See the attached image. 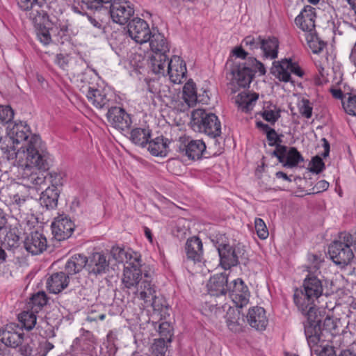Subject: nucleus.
<instances>
[{
	"label": "nucleus",
	"mask_w": 356,
	"mask_h": 356,
	"mask_svg": "<svg viewBox=\"0 0 356 356\" xmlns=\"http://www.w3.org/2000/svg\"><path fill=\"white\" fill-rule=\"evenodd\" d=\"M126 264L122 278L124 286L135 296V298L143 301V307H152L154 311L161 312L166 307V302L158 294L152 275L147 273H142L140 259L136 257L132 260L130 255Z\"/></svg>",
	"instance_id": "obj_1"
},
{
	"label": "nucleus",
	"mask_w": 356,
	"mask_h": 356,
	"mask_svg": "<svg viewBox=\"0 0 356 356\" xmlns=\"http://www.w3.org/2000/svg\"><path fill=\"white\" fill-rule=\"evenodd\" d=\"M321 280L315 275H308L302 287L296 289L293 295L294 302L298 310L307 317L305 323V334L310 345L318 343L321 339L319 325L316 321L317 307L316 302L323 294Z\"/></svg>",
	"instance_id": "obj_2"
},
{
	"label": "nucleus",
	"mask_w": 356,
	"mask_h": 356,
	"mask_svg": "<svg viewBox=\"0 0 356 356\" xmlns=\"http://www.w3.org/2000/svg\"><path fill=\"white\" fill-rule=\"evenodd\" d=\"M8 135L13 141V152L8 159L23 160L26 158L29 162L40 167L46 164L47 149L39 136L31 134L29 127L24 122L9 123Z\"/></svg>",
	"instance_id": "obj_3"
},
{
	"label": "nucleus",
	"mask_w": 356,
	"mask_h": 356,
	"mask_svg": "<svg viewBox=\"0 0 356 356\" xmlns=\"http://www.w3.org/2000/svg\"><path fill=\"white\" fill-rule=\"evenodd\" d=\"M353 245H356L354 236L350 233H341L339 238L329 246L328 253L333 262L341 266L350 264L354 258L351 249Z\"/></svg>",
	"instance_id": "obj_4"
},
{
	"label": "nucleus",
	"mask_w": 356,
	"mask_h": 356,
	"mask_svg": "<svg viewBox=\"0 0 356 356\" xmlns=\"http://www.w3.org/2000/svg\"><path fill=\"white\" fill-rule=\"evenodd\" d=\"M191 124L195 131L204 133L214 139L221 134V125L218 117L203 109L193 111Z\"/></svg>",
	"instance_id": "obj_5"
},
{
	"label": "nucleus",
	"mask_w": 356,
	"mask_h": 356,
	"mask_svg": "<svg viewBox=\"0 0 356 356\" xmlns=\"http://www.w3.org/2000/svg\"><path fill=\"white\" fill-rule=\"evenodd\" d=\"M48 159L49 154L47 152L46 164L44 167L31 163L26 157L21 161L17 159L18 165L21 167L20 176L24 185L35 189H39L41 186L46 185V173L40 170L48 168Z\"/></svg>",
	"instance_id": "obj_6"
},
{
	"label": "nucleus",
	"mask_w": 356,
	"mask_h": 356,
	"mask_svg": "<svg viewBox=\"0 0 356 356\" xmlns=\"http://www.w3.org/2000/svg\"><path fill=\"white\" fill-rule=\"evenodd\" d=\"M218 251L220 265L225 270L236 266L240 261L246 259L245 246L241 243L233 245L220 244L218 246Z\"/></svg>",
	"instance_id": "obj_7"
},
{
	"label": "nucleus",
	"mask_w": 356,
	"mask_h": 356,
	"mask_svg": "<svg viewBox=\"0 0 356 356\" xmlns=\"http://www.w3.org/2000/svg\"><path fill=\"white\" fill-rule=\"evenodd\" d=\"M17 2L33 25L45 24L48 22L49 17L44 9V0H17Z\"/></svg>",
	"instance_id": "obj_8"
},
{
	"label": "nucleus",
	"mask_w": 356,
	"mask_h": 356,
	"mask_svg": "<svg viewBox=\"0 0 356 356\" xmlns=\"http://www.w3.org/2000/svg\"><path fill=\"white\" fill-rule=\"evenodd\" d=\"M134 14L133 4L127 0H114L110 6V15L113 21L125 24Z\"/></svg>",
	"instance_id": "obj_9"
},
{
	"label": "nucleus",
	"mask_w": 356,
	"mask_h": 356,
	"mask_svg": "<svg viewBox=\"0 0 356 356\" xmlns=\"http://www.w3.org/2000/svg\"><path fill=\"white\" fill-rule=\"evenodd\" d=\"M273 155L275 156L279 161L283 164V166L286 168H293L300 161H303L302 156L296 148H288L285 145H277Z\"/></svg>",
	"instance_id": "obj_10"
},
{
	"label": "nucleus",
	"mask_w": 356,
	"mask_h": 356,
	"mask_svg": "<svg viewBox=\"0 0 356 356\" xmlns=\"http://www.w3.org/2000/svg\"><path fill=\"white\" fill-rule=\"evenodd\" d=\"M129 36L138 43L147 42L150 39L151 31L148 24L143 19H132L127 25Z\"/></svg>",
	"instance_id": "obj_11"
},
{
	"label": "nucleus",
	"mask_w": 356,
	"mask_h": 356,
	"mask_svg": "<svg viewBox=\"0 0 356 356\" xmlns=\"http://www.w3.org/2000/svg\"><path fill=\"white\" fill-rule=\"evenodd\" d=\"M179 141V152L191 160L200 159L206 149V145L202 140H190L186 137H180Z\"/></svg>",
	"instance_id": "obj_12"
},
{
	"label": "nucleus",
	"mask_w": 356,
	"mask_h": 356,
	"mask_svg": "<svg viewBox=\"0 0 356 356\" xmlns=\"http://www.w3.org/2000/svg\"><path fill=\"white\" fill-rule=\"evenodd\" d=\"M229 295L237 307H243L249 302L250 292L241 279L234 280L229 286Z\"/></svg>",
	"instance_id": "obj_13"
},
{
	"label": "nucleus",
	"mask_w": 356,
	"mask_h": 356,
	"mask_svg": "<svg viewBox=\"0 0 356 356\" xmlns=\"http://www.w3.org/2000/svg\"><path fill=\"white\" fill-rule=\"evenodd\" d=\"M74 229L73 222L65 215H59L51 223V230L54 238L58 241L68 238Z\"/></svg>",
	"instance_id": "obj_14"
},
{
	"label": "nucleus",
	"mask_w": 356,
	"mask_h": 356,
	"mask_svg": "<svg viewBox=\"0 0 356 356\" xmlns=\"http://www.w3.org/2000/svg\"><path fill=\"white\" fill-rule=\"evenodd\" d=\"M108 122L115 129L124 131L131 126L129 115L122 108L113 106L106 114Z\"/></svg>",
	"instance_id": "obj_15"
},
{
	"label": "nucleus",
	"mask_w": 356,
	"mask_h": 356,
	"mask_svg": "<svg viewBox=\"0 0 356 356\" xmlns=\"http://www.w3.org/2000/svg\"><path fill=\"white\" fill-rule=\"evenodd\" d=\"M229 70L233 83L241 88L248 86L254 76L252 69L245 64L234 63Z\"/></svg>",
	"instance_id": "obj_16"
},
{
	"label": "nucleus",
	"mask_w": 356,
	"mask_h": 356,
	"mask_svg": "<svg viewBox=\"0 0 356 356\" xmlns=\"http://www.w3.org/2000/svg\"><path fill=\"white\" fill-rule=\"evenodd\" d=\"M81 90L86 94L88 100L97 108L109 106L110 98L103 88H96L94 86H83Z\"/></svg>",
	"instance_id": "obj_17"
},
{
	"label": "nucleus",
	"mask_w": 356,
	"mask_h": 356,
	"mask_svg": "<svg viewBox=\"0 0 356 356\" xmlns=\"http://www.w3.org/2000/svg\"><path fill=\"white\" fill-rule=\"evenodd\" d=\"M24 245L27 252L32 254H39L46 250L47 241L42 233L35 231L26 236Z\"/></svg>",
	"instance_id": "obj_18"
},
{
	"label": "nucleus",
	"mask_w": 356,
	"mask_h": 356,
	"mask_svg": "<svg viewBox=\"0 0 356 356\" xmlns=\"http://www.w3.org/2000/svg\"><path fill=\"white\" fill-rule=\"evenodd\" d=\"M166 72L172 82L181 83L186 78L187 72L186 63L179 56H173L168 63Z\"/></svg>",
	"instance_id": "obj_19"
},
{
	"label": "nucleus",
	"mask_w": 356,
	"mask_h": 356,
	"mask_svg": "<svg viewBox=\"0 0 356 356\" xmlns=\"http://www.w3.org/2000/svg\"><path fill=\"white\" fill-rule=\"evenodd\" d=\"M1 341L6 346L15 348L22 345L24 341V333L15 325H7L0 331Z\"/></svg>",
	"instance_id": "obj_20"
},
{
	"label": "nucleus",
	"mask_w": 356,
	"mask_h": 356,
	"mask_svg": "<svg viewBox=\"0 0 356 356\" xmlns=\"http://www.w3.org/2000/svg\"><path fill=\"white\" fill-rule=\"evenodd\" d=\"M315 18V9L310 6H306L296 17L295 23L298 27L306 33H312L316 31Z\"/></svg>",
	"instance_id": "obj_21"
},
{
	"label": "nucleus",
	"mask_w": 356,
	"mask_h": 356,
	"mask_svg": "<svg viewBox=\"0 0 356 356\" xmlns=\"http://www.w3.org/2000/svg\"><path fill=\"white\" fill-rule=\"evenodd\" d=\"M108 266L109 262L102 253L95 252L87 258L86 270L89 274L97 275L105 273Z\"/></svg>",
	"instance_id": "obj_22"
},
{
	"label": "nucleus",
	"mask_w": 356,
	"mask_h": 356,
	"mask_svg": "<svg viewBox=\"0 0 356 356\" xmlns=\"http://www.w3.org/2000/svg\"><path fill=\"white\" fill-rule=\"evenodd\" d=\"M246 318L249 325L257 330H265L268 322L264 309L260 307L250 309Z\"/></svg>",
	"instance_id": "obj_23"
},
{
	"label": "nucleus",
	"mask_w": 356,
	"mask_h": 356,
	"mask_svg": "<svg viewBox=\"0 0 356 356\" xmlns=\"http://www.w3.org/2000/svg\"><path fill=\"white\" fill-rule=\"evenodd\" d=\"M228 278L226 274L220 273L212 276L208 283L207 289L211 296L225 295L227 289Z\"/></svg>",
	"instance_id": "obj_24"
},
{
	"label": "nucleus",
	"mask_w": 356,
	"mask_h": 356,
	"mask_svg": "<svg viewBox=\"0 0 356 356\" xmlns=\"http://www.w3.org/2000/svg\"><path fill=\"white\" fill-rule=\"evenodd\" d=\"M159 332L162 339L154 343L153 353L154 356H165L166 348L164 346L165 341H171L172 327L169 323L163 322L159 325Z\"/></svg>",
	"instance_id": "obj_25"
},
{
	"label": "nucleus",
	"mask_w": 356,
	"mask_h": 356,
	"mask_svg": "<svg viewBox=\"0 0 356 356\" xmlns=\"http://www.w3.org/2000/svg\"><path fill=\"white\" fill-rule=\"evenodd\" d=\"M70 282V276L64 272L54 273L48 278L47 286L52 293H58L65 289Z\"/></svg>",
	"instance_id": "obj_26"
},
{
	"label": "nucleus",
	"mask_w": 356,
	"mask_h": 356,
	"mask_svg": "<svg viewBox=\"0 0 356 356\" xmlns=\"http://www.w3.org/2000/svg\"><path fill=\"white\" fill-rule=\"evenodd\" d=\"M187 258L194 262H200L202 259V243L198 237H193L187 240L186 243Z\"/></svg>",
	"instance_id": "obj_27"
},
{
	"label": "nucleus",
	"mask_w": 356,
	"mask_h": 356,
	"mask_svg": "<svg viewBox=\"0 0 356 356\" xmlns=\"http://www.w3.org/2000/svg\"><path fill=\"white\" fill-rule=\"evenodd\" d=\"M183 98L188 106H194L197 102H207L208 95L206 97L197 95L195 84L192 81H188L183 88Z\"/></svg>",
	"instance_id": "obj_28"
},
{
	"label": "nucleus",
	"mask_w": 356,
	"mask_h": 356,
	"mask_svg": "<svg viewBox=\"0 0 356 356\" xmlns=\"http://www.w3.org/2000/svg\"><path fill=\"white\" fill-rule=\"evenodd\" d=\"M290 67H291V59H284L280 62H274L271 68V73L280 81L289 82L291 81Z\"/></svg>",
	"instance_id": "obj_29"
},
{
	"label": "nucleus",
	"mask_w": 356,
	"mask_h": 356,
	"mask_svg": "<svg viewBox=\"0 0 356 356\" xmlns=\"http://www.w3.org/2000/svg\"><path fill=\"white\" fill-rule=\"evenodd\" d=\"M87 257L83 254H74L67 261L65 270L70 276L79 273L83 268H86Z\"/></svg>",
	"instance_id": "obj_30"
},
{
	"label": "nucleus",
	"mask_w": 356,
	"mask_h": 356,
	"mask_svg": "<svg viewBox=\"0 0 356 356\" xmlns=\"http://www.w3.org/2000/svg\"><path fill=\"white\" fill-rule=\"evenodd\" d=\"M169 61L166 54L156 53L149 57V65L154 74L164 75Z\"/></svg>",
	"instance_id": "obj_31"
},
{
	"label": "nucleus",
	"mask_w": 356,
	"mask_h": 356,
	"mask_svg": "<svg viewBox=\"0 0 356 356\" xmlns=\"http://www.w3.org/2000/svg\"><path fill=\"white\" fill-rule=\"evenodd\" d=\"M149 46L152 54L156 53L167 54L169 52L170 48L163 34L159 33H151Z\"/></svg>",
	"instance_id": "obj_32"
},
{
	"label": "nucleus",
	"mask_w": 356,
	"mask_h": 356,
	"mask_svg": "<svg viewBox=\"0 0 356 356\" xmlns=\"http://www.w3.org/2000/svg\"><path fill=\"white\" fill-rule=\"evenodd\" d=\"M59 197V191L54 187H47L41 194L40 204L47 209H54L57 207Z\"/></svg>",
	"instance_id": "obj_33"
},
{
	"label": "nucleus",
	"mask_w": 356,
	"mask_h": 356,
	"mask_svg": "<svg viewBox=\"0 0 356 356\" xmlns=\"http://www.w3.org/2000/svg\"><path fill=\"white\" fill-rule=\"evenodd\" d=\"M278 40L275 38L262 39L260 49L266 58L274 59L277 57Z\"/></svg>",
	"instance_id": "obj_34"
},
{
	"label": "nucleus",
	"mask_w": 356,
	"mask_h": 356,
	"mask_svg": "<svg viewBox=\"0 0 356 356\" xmlns=\"http://www.w3.org/2000/svg\"><path fill=\"white\" fill-rule=\"evenodd\" d=\"M258 97L259 95L256 93H241L237 96L236 102L243 112L249 113L253 109Z\"/></svg>",
	"instance_id": "obj_35"
},
{
	"label": "nucleus",
	"mask_w": 356,
	"mask_h": 356,
	"mask_svg": "<svg viewBox=\"0 0 356 356\" xmlns=\"http://www.w3.org/2000/svg\"><path fill=\"white\" fill-rule=\"evenodd\" d=\"M168 140L157 137L154 140H149L148 150L154 156H165L168 152Z\"/></svg>",
	"instance_id": "obj_36"
},
{
	"label": "nucleus",
	"mask_w": 356,
	"mask_h": 356,
	"mask_svg": "<svg viewBox=\"0 0 356 356\" xmlns=\"http://www.w3.org/2000/svg\"><path fill=\"white\" fill-rule=\"evenodd\" d=\"M150 130L146 128H136L130 133V139L136 145L144 147L149 142Z\"/></svg>",
	"instance_id": "obj_37"
},
{
	"label": "nucleus",
	"mask_w": 356,
	"mask_h": 356,
	"mask_svg": "<svg viewBox=\"0 0 356 356\" xmlns=\"http://www.w3.org/2000/svg\"><path fill=\"white\" fill-rule=\"evenodd\" d=\"M225 318L229 330L234 332L239 330L240 311L238 309L229 306Z\"/></svg>",
	"instance_id": "obj_38"
},
{
	"label": "nucleus",
	"mask_w": 356,
	"mask_h": 356,
	"mask_svg": "<svg viewBox=\"0 0 356 356\" xmlns=\"http://www.w3.org/2000/svg\"><path fill=\"white\" fill-rule=\"evenodd\" d=\"M50 25L49 19L45 24L34 25L38 38L44 45H47L51 42L50 31L52 30V28L50 27Z\"/></svg>",
	"instance_id": "obj_39"
},
{
	"label": "nucleus",
	"mask_w": 356,
	"mask_h": 356,
	"mask_svg": "<svg viewBox=\"0 0 356 356\" xmlns=\"http://www.w3.org/2000/svg\"><path fill=\"white\" fill-rule=\"evenodd\" d=\"M305 37L309 47L314 54L320 53L326 45V44L317 36L316 31L306 33Z\"/></svg>",
	"instance_id": "obj_40"
},
{
	"label": "nucleus",
	"mask_w": 356,
	"mask_h": 356,
	"mask_svg": "<svg viewBox=\"0 0 356 356\" xmlns=\"http://www.w3.org/2000/svg\"><path fill=\"white\" fill-rule=\"evenodd\" d=\"M35 313V312L32 310L31 312L24 311L19 314V321L27 330H32L36 324L37 318Z\"/></svg>",
	"instance_id": "obj_41"
},
{
	"label": "nucleus",
	"mask_w": 356,
	"mask_h": 356,
	"mask_svg": "<svg viewBox=\"0 0 356 356\" xmlns=\"http://www.w3.org/2000/svg\"><path fill=\"white\" fill-rule=\"evenodd\" d=\"M316 321L318 322V324L319 325V327H320V330H321V339L320 340V341L316 343V344H314V345H310L309 343V346H310V348H312L315 346H318V344L321 346L322 344H321V342H323L325 341V339H323V336H324V333L323 332H331L332 330H335L336 328V325L334 323V321L332 318H330V317H326L325 319H324V321H323V327L321 328V320L318 318V316H317L316 318Z\"/></svg>",
	"instance_id": "obj_42"
},
{
	"label": "nucleus",
	"mask_w": 356,
	"mask_h": 356,
	"mask_svg": "<svg viewBox=\"0 0 356 356\" xmlns=\"http://www.w3.org/2000/svg\"><path fill=\"white\" fill-rule=\"evenodd\" d=\"M342 107L350 115H356V95L348 94L343 99Z\"/></svg>",
	"instance_id": "obj_43"
},
{
	"label": "nucleus",
	"mask_w": 356,
	"mask_h": 356,
	"mask_svg": "<svg viewBox=\"0 0 356 356\" xmlns=\"http://www.w3.org/2000/svg\"><path fill=\"white\" fill-rule=\"evenodd\" d=\"M47 302V298L44 292L40 291L34 294L31 299V309L38 312Z\"/></svg>",
	"instance_id": "obj_44"
},
{
	"label": "nucleus",
	"mask_w": 356,
	"mask_h": 356,
	"mask_svg": "<svg viewBox=\"0 0 356 356\" xmlns=\"http://www.w3.org/2000/svg\"><path fill=\"white\" fill-rule=\"evenodd\" d=\"M280 110L276 106L273 105L264 109L261 113V116L266 121L275 123L280 117Z\"/></svg>",
	"instance_id": "obj_45"
},
{
	"label": "nucleus",
	"mask_w": 356,
	"mask_h": 356,
	"mask_svg": "<svg viewBox=\"0 0 356 356\" xmlns=\"http://www.w3.org/2000/svg\"><path fill=\"white\" fill-rule=\"evenodd\" d=\"M254 227L258 237L261 239H266L269 232L264 221L259 218L254 220Z\"/></svg>",
	"instance_id": "obj_46"
},
{
	"label": "nucleus",
	"mask_w": 356,
	"mask_h": 356,
	"mask_svg": "<svg viewBox=\"0 0 356 356\" xmlns=\"http://www.w3.org/2000/svg\"><path fill=\"white\" fill-rule=\"evenodd\" d=\"M14 116V111L9 106H0V123L10 122Z\"/></svg>",
	"instance_id": "obj_47"
},
{
	"label": "nucleus",
	"mask_w": 356,
	"mask_h": 356,
	"mask_svg": "<svg viewBox=\"0 0 356 356\" xmlns=\"http://www.w3.org/2000/svg\"><path fill=\"white\" fill-rule=\"evenodd\" d=\"M262 39L261 36L254 38V36L248 35L243 39V43L250 50L258 49H260Z\"/></svg>",
	"instance_id": "obj_48"
},
{
	"label": "nucleus",
	"mask_w": 356,
	"mask_h": 356,
	"mask_svg": "<svg viewBox=\"0 0 356 356\" xmlns=\"http://www.w3.org/2000/svg\"><path fill=\"white\" fill-rule=\"evenodd\" d=\"M312 106L307 99H302L299 104L300 114L306 118H310L312 115Z\"/></svg>",
	"instance_id": "obj_49"
},
{
	"label": "nucleus",
	"mask_w": 356,
	"mask_h": 356,
	"mask_svg": "<svg viewBox=\"0 0 356 356\" xmlns=\"http://www.w3.org/2000/svg\"><path fill=\"white\" fill-rule=\"evenodd\" d=\"M49 181L51 184L50 187L58 188V186H61L63 184V174L61 172L52 171L49 173Z\"/></svg>",
	"instance_id": "obj_50"
},
{
	"label": "nucleus",
	"mask_w": 356,
	"mask_h": 356,
	"mask_svg": "<svg viewBox=\"0 0 356 356\" xmlns=\"http://www.w3.org/2000/svg\"><path fill=\"white\" fill-rule=\"evenodd\" d=\"M325 168V163L321 157L316 156L314 157L310 163L309 170L316 174L320 173Z\"/></svg>",
	"instance_id": "obj_51"
},
{
	"label": "nucleus",
	"mask_w": 356,
	"mask_h": 356,
	"mask_svg": "<svg viewBox=\"0 0 356 356\" xmlns=\"http://www.w3.org/2000/svg\"><path fill=\"white\" fill-rule=\"evenodd\" d=\"M27 196L20 194L19 193H15L10 194V204H15L18 207H21L24 205L26 201Z\"/></svg>",
	"instance_id": "obj_52"
},
{
	"label": "nucleus",
	"mask_w": 356,
	"mask_h": 356,
	"mask_svg": "<svg viewBox=\"0 0 356 356\" xmlns=\"http://www.w3.org/2000/svg\"><path fill=\"white\" fill-rule=\"evenodd\" d=\"M111 0H80V2L90 9H97L104 3H110Z\"/></svg>",
	"instance_id": "obj_53"
},
{
	"label": "nucleus",
	"mask_w": 356,
	"mask_h": 356,
	"mask_svg": "<svg viewBox=\"0 0 356 356\" xmlns=\"http://www.w3.org/2000/svg\"><path fill=\"white\" fill-rule=\"evenodd\" d=\"M266 136L270 146H277V145H279L277 143L281 142L280 137L273 129L268 130L266 133Z\"/></svg>",
	"instance_id": "obj_54"
},
{
	"label": "nucleus",
	"mask_w": 356,
	"mask_h": 356,
	"mask_svg": "<svg viewBox=\"0 0 356 356\" xmlns=\"http://www.w3.org/2000/svg\"><path fill=\"white\" fill-rule=\"evenodd\" d=\"M111 253L113 257L118 262H124V257L127 259L128 253L125 252L123 249L119 248H113Z\"/></svg>",
	"instance_id": "obj_55"
},
{
	"label": "nucleus",
	"mask_w": 356,
	"mask_h": 356,
	"mask_svg": "<svg viewBox=\"0 0 356 356\" xmlns=\"http://www.w3.org/2000/svg\"><path fill=\"white\" fill-rule=\"evenodd\" d=\"M68 56L63 54H58L56 56L55 63L63 70H67L68 66Z\"/></svg>",
	"instance_id": "obj_56"
},
{
	"label": "nucleus",
	"mask_w": 356,
	"mask_h": 356,
	"mask_svg": "<svg viewBox=\"0 0 356 356\" xmlns=\"http://www.w3.org/2000/svg\"><path fill=\"white\" fill-rule=\"evenodd\" d=\"M161 86L159 81L152 80L148 83V90L154 95H160L161 93Z\"/></svg>",
	"instance_id": "obj_57"
},
{
	"label": "nucleus",
	"mask_w": 356,
	"mask_h": 356,
	"mask_svg": "<svg viewBox=\"0 0 356 356\" xmlns=\"http://www.w3.org/2000/svg\"><path fill=\"white\" fill-rule=\"evenodd\" d=\"M54 346L49 341H44V343H40V352L39 353V356H46L47 354L54 348Z\"/></svg>",
	"instance_id": "obj_58"
},
{
	"label": "nucleus",
	"mask_w": 356,
	"mask_h": 356,
	"mask_svg": "<svg viewBox=\"0 0 356 356\" xmlns=\"http://www.w3.org/2000/svg\"><path fill=\"white\" fill-rule=\"evenodd\" d=\"M329 187V183L325 180H321L318 181L315 186L313 188L314 193H318L326 191Z\"/></svg>",
	"instance_id": "obj_59"
},
{
	"label": "nucleus",
	"mask_w": 356,
	"mask_h": 356,
	"mask_svg": "<svg viewBox=\"0 0 356 356\" xmlns=\"http://www.w3.org/2000/svg\"><path fill=\"white\" fill-rule=\"evenodd\" d=\"M330 91L331 94L332 95L333 97L337 99H341V103L343 102V99H345V96L348 95V93L344 94L341 89L335 88H331L330 89Z\"/></svg>",
	"instance_id": "obj_60"
},
{
	"label": "nucleus",
	"mask_w": 356,
	"mask_h": 356,
	"mask_svg": "<svg viewBox=\"0 0 356 356\" xmlns=\"http://www.w3.org/2000/svg\"><path fill=\"white\" fill-rule=\"evenodd\" d=\"M252 63L254 67V70L252 69L253 72L258 71L261 75L265 74L266 69L264 65L261 62L258 61L257 59H253Z\"/></svg>",
	"instance_id": "obj_61"
},
{
	"label": "nucleus",
	"mask_w": 356,
	"mask_h": 356,
	"mask_svg": "<svg viewBox=\"0 0 356 356\" xmlns=\"http://www.w3.org/2000/svg\"><path fill=\"white\" fill-rule=\"evenodd\" d=\"M187 223L186 220L184 218L179 219L177 221V225L175 227L177 232H180L182 234H186V224Z\"/></svg>",
	"instance_id": "obj_62"
},
{
	"label": "nucleus",
	"mask_w": 356,
	"mask_h": 356,
	"mask_svg": "<svg viewBox=\"0 0 356 356\" xmlns=\"http://www.w3.org/2000/svg\"><path fill=\"white\" fill-rule=\"evenodd\" d=\"M226 306L223 307H217V305H211L210 310L211 312L213 314V315L218 318L220 316H223L224 311L225 309Z\"/></svg>",
	"instance_id": "obj_63"
},
{
	"label": "nucleus",
	"mask_w": 356,
	"mask_h": 356,
	"mask_svg": "<svg viewBox=\"0 0 356 356\" xmlns=\"http://www.w3.org/2000/svg\"><path fill=\"white\" fill-rule=\"evenodd\" d=\"M86 18L88 22L95 28L102 31L103 30L102 22L92 16L87 15Z\"/></svg>",
	"instance_id": "obj_64"
}]
</instances>
